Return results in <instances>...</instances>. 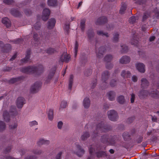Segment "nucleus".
I'll return each mask as SVG.
<instances>
[{"label":"nucleus","instance_id":"obj_1","mask_svg":"<svg viewBox=\"0 0 159 159\" xmlns=\"http://www.w3.org/2000/svg\"><path fill=\"white\" fill-rule=\"evenodd\" d=\"M44 68L42 65H38L37 67L35 66H29L24 67L20 69V71L22 72L27 74H34L39 75L42 73L44 71Z\"/></svg>","mask_w":159,"mask_h":159},{"label":"nucleus","instance_id":"obj_2","mask_svg":"<svg viewBox=\"0 0 159 159\" xmlns=\"http://www.w3.org/2000/svg\"><path fill=\"white\" fill-rule=\"evenodd\" d=\"M111 128L110 125L104 124L103 121L99 123L96 126V129L92 135L93 138H95L98 135L100 132H105L111 130Z\"/></svg>","mask_w":159,"mask_h":159},{"label":"nucleus","instance_id":"obj_3","mask_svg":"<svg viewBox=\"0 0 159 159\" xmlns=\"http://www.w3.org/2000/svg\"><path fill=\"white\" fill-rule=\"evenodd\" d=\"M148 95L154 98H157L159 97V92L157 90L152 91L150 93L148 91L144 90H140L138 94V96L140 99H144Z\"/></svg>","mask_w":159,"mask_h":159},{"label":"nucleus","instance_id":"obj_4","mask_svg":"<svg viewBox=\"0 0 159 159\" xmlns=\"http://www.w3.org/2000/svg\"><path fill=\"white\" fill-rule=\"evenodd\" d=\"M116 136H110L109 135L104 134L101 137V141L102 143L109 145H114L116 143Z\"/></svg>","mask_w":159,"mask_h":159},{"label":"nucleus","instance_id":"obj_5","mask_svg":"<svg viewBox=\"0 0 159 159\" xmlns=\"http://www.w3.org/2000/svg\"><path fill=\"white\" fill-rule=\"evenodd\" d=\"M18 114L16 108L15 106H11L9 111V113L5 111L3 114V116L4 120L6 122H8L10 120V116H16Z\"/></svg>","mask_w":159,"mask_h":159},{"label":"nucleus","instance_id":"obj_6","mask_svg":"<svg viewBox=\"0 0 159 159\" xmlns=\"http://www.w3.org/2000/svg\"><path fill=\"white\" fill-rule=\"evenodd\" d=\"M95 46L96 56L98 58H102L103 56V53L106 52V50L105 47H101L98 50V44H99V42H98L96 39H95Z\"/></svg>","mask_w":159,"mask_h":159},{"label":"nucleus","instance_id":"obj_7","mask_svg":"<svg viewBox=\"0 0 159 159\" xmlns=\"http://www.w3.org/2000/svg\"><path fill=\"white\" fill-rule=\"evenodd\" d=\"M42 83L40 81L35 82L31 87L30 89V92L33 93H36L38 92L41 88Z\"/></svg>","mask_w":159,"mask_h":159},{"label":"nucleus","instance_id":"obj_8","mask_svg":"<svg viewBox=\"0 0 159 159\" xmlns=\"http://www.w3.org/2000/svg\"><path fill=\"white\" fill-rule=\"evenodd\" d=\"M109 120L112 121H116L118 119L117 113L115 110H111L107 112Z\"/></svg>","mask_w":159,"mask_h":159},{"label":"nucleus","instance_id":"obj_9","mask_svg":"<svg viewBox=\"0 0 159 159\" xmlns=\"http://www.w3.org/2000/svg\"><path fill=\"white\" fill-rule=\"evenodd\" d=\"M112 56L111 55H108L106 56L104 58V60L107 62L106 67L107 69H110L113 67V65L111 63H109L112 59Z\"/></svg>","mask_w":159,"mask_h":159},{"label":"nucleus","instance_id":"obj_10","mask_svg":"<svg viewBox=\"0 0 159 159\" xmlns=\"http://www.w3.org/2000/svg\"><path fill=\"white\" fill-rule=\"evenodd\" d=\"M38 35L36 33H34L33 34V38L35 42V47H36V48L38 50L37 51L38 52H43L41 48L39 49V46L41 45V44L39 43V39L38 37Z\"/></svg>","mask_w":159,"mask_h":159},{"label":"nucleus","instance_id":"obj_11","mask_svg":"<svg viewBox=\"0 0 159 159\" xmlns=\"http://www.w3.org/2000/svg\"><path fill=\"white\" fill-rule=\"evenodd\" d=\"M57 66H54L50 70L48 78L46 80V83H48L52 78L57 69Z\"/></svg>","mask_w":159,"mask_h":159},{"label":"nucleus","instance_id":"obj_12","mask_svg":"<svg viewBox=\"0 0 159 159\" xmlns=\"http://www.w3.org/2000/svg\"><path fill=\"white\" fill-rule=\"evenodd\" d=\"M0 48H2V51L3 52H7L11 49V46L10 44H6L4 46L3 42L0 41Z\"/></svg>","mask_w":159,"mask_h":159},{"label":"nucleus","instance_id":"obj_13","mask_svg":"<svg viewBox=\"0 0 159 159\" xmlns=\"http://www.w3.org/2000/svg\"><path fill=\"white\" fill-rule=\"evenodd\" d=\"M50 11L49 9L46 8L43 9L42 16V19L43 21L47 20L50 15Z\"/></svg>","mask_w":159,"mask_h":159},{"label":"nucleus","instance_id":"obj_14","mask_svg":"<svg viewBox=\"0 0 159 159\" xmlns=\"http://www.w3.org/2000/svg\"><path fill=\"white\" fill-rule=\"evenodd\" d=\"M25 103V100L23 98L20 97L18 98L16 102V105L18 108H21Z\"/></svg>","mask_w":159,"mask_h":159},{"label":"nucleus","instance_id":"obj_15","mask_svg":"<svg viewBox=\"0 0 159 159\" xmlns=\"http://www.w3.org/2000/svg\"><path fill=\"white\" fill-rule=\"evenodd\" d=\"M88 41L91 43H92L94 40V33L93 30L90 29L88 30L87 33Z\"/></svg>","mask_w":159,"mask_h":159},{"label":"nucleus","instance_id":"obj_16","mask_svg":"<svg viewBox=\"0 0 159 159\" xmlns=\"http://www.w3.org/2000/svg\"><path fill=\"white\" fill-rule=\"evenodd\" d=\"M107 22V19L105 16L98 18L96 21L95 24L97 25L104 24Z\"/></svg>","mask_w":159,"mask_h":159},{"label":"nucleus","instance_id":"obj_17","mask_svg":"<svg viewBox=\"0 0 159 159\" xmlns=\"http://www.w3.org/2000/svg\"><path fill=\"white\" fill-rule=\"evenodd\" d=\"M26 55L24 58L22 59L21 61L22 64L28 62L30 60L31 51L30 49L28 50L26 52Z\"/></svg>","mask_w":159,"mask_h":159},{"label":"nucleus","instance_id":"obj_18","mask_svg":"<svg viewBox=\"0 0 159 159\" xmlns=\"http://www.w3.org/2000/svg\"><path fill=\"white\" fill-rule=\"evenodd\" d=\"M18 125L17 122H15L9 125V129L10 131L12 132V133L15 134L16 131V129Z\"/></svg>","mask_w":159,"mask_h":159},{"label":"nucleus","instance_id":"obj_19","mask_svg":"<svg viewBox=\"0 0 159 159\" xmlns=\"http://www.w3.org/2000/svg\"><path fill=\"white\" fill-rule=\"evenodd\" d=\"M130 61V58L127 56H123L120 60V62L122 64H126Z\"/></svg>","mask_w":159,"mask_h":159},{"label":"nucleus","instance_id":"obj_20","mask_svg":"<svg viewBox=\"0 0 159 159\" xmlns=\"http://www.w3.org/2000/svg\"><path fill=\"white\" fill-rule=\"evenodd\" d=\"M136 67L138 70L141 73L145 72V65L142 63H138L136 64Z\"/></svg>","mask_w":159,"mask_h":159},{"label":"nucleus","instance_id":"obj_21","mask_svg":"<svg viewBox=\"0 0 159 159\" xmlns=\"http://www.w3.org/2000/svg\"><path fill=\"white\" fill-rule=\"evenodd\" d=\"M109 73L108 71H105L102 73V80L103 82L106 84V81L109 78Z\"/></svg>","mask_w":159,"mask_h":159},{"label":"nucleus","instance_id":"obj_22","mask_svg":"<svg viewBox=\"0 0 159 159\" xmlns=\"http://www.w3.org/2000/svg\"><path fill=\"white\" fill-rule=\"evenodd\" d=\"M149 85L148 80L145 78H143L141 80V87L143 89L146 88Z\"/></svg>","mask_w":159,"mask_h":159},{"label":"nucleus","instance_id":"obj_23","mask_svg":"<svg viewBox=\"0 0 159 159\" xmlns=\"http://www.w3.org/2000/svg\"><path fill=\"white\" fill-rule=\"evenodd\" d=\"M76 148L78 150L76 153V155L79 157H81L84 154V150L79 145H76Z\"/></svg>","mask_w":159,"mask_h":159},{"label":"nucleus","instance_id":"obj_24","mask_svg":"<svg viewBox=\"0 0 159 159\" xmlns=\"http://www.w3.org/2000/svg\"><path fill=\"white\" fill-rule=\"evenodd\" d=\"M56 21L54 18H51L48 22V28L49 29H52L54 26Z\"/></svg>","mask_w":159,"mask_h":159},{"label":"nucleus","instance_id":"obj_25","mask_svg":"<svg viewBox=\"0 0 159 159\" xmlns=\"http://www.w3.org/2000/svg\"><path fill=\"white\" fill-rule=\"evenodd\" d=\"M70 60V57L69 55H65L64 56L62 55L60 58V61L63 62L64 61L68 62Z\"/></svg>","mask_w":159,"mask_h":159},{"label":"nucleus","instance_id":"obj_26","mask_svg":"<svg viewBox=\"0 0 159 159\" xmlns=\"http://www.w3.org/2000/svg\"><path fill=\"white\" fill-rule=\"evenodd\" d=\"M139 38L137 37V36L136 35L134 34L133 36L132 39H131V44L137 46L139 42Z\"/></svg>","mask_w":159,"mask_h":159},{"label":"nucleus","instance_id":"obj_27","mask_svg":"<svg viewBox=\"0 0 159 159\" xmlns=\"http://www.w3.org/2000/svg\"><path fill=\"white\" fill-rule=\"evenodd\" d=\"M2 22L6 26L7 28L9 27L11 25L10 21L7 17L3 18L2 19Z\"/></svg>","mask_w":159,"mask_h":159},{"label":"nucleus","instance_id":"obj_28","mask_svg":"<svg viewBox=\"0 0 159 159\" xmlns=\"http://www.w3.org/2000/svg\"><path fill=\"white\" fill-rule=\"evenodd\" d=\"M49 143V141L48 140H45L43 139H40L37 142V144L39 146H40L43 144L48 145Z\"/></svg>","mask_w":159,"mask_h":159},{"label":"nucleus","instance_id":"obj_29","mask_svg":"<svg viewBox=\"0 0 159 159\" xmlns=\"http://www.w3.org/2000/svg\"><path fill=\"white\" fill-rule=\"evenodd\" d=\"M90 100L88 98H85L83 102V106L84 108H88L89 107L90 105Z\"/></svg>","mask_w":159,"mask_h":159},{"label":"nucleus","instance_id":"obj_30","mask_svg":"<svg viewBox=\"0 0 159 159\" xmlns=\"http://www.w3.org/2000/svg\"><path fill=\"white\" fill-rule=\"evenodd\" d=\"M121 76L124 78H128L130 77L131 76V74L129 71H126L125 70H123L121 72Z\"/></svg>","mask_w":159,"mask_h":159},{"label":"nucleus","instance_id":"obj_31","mask_svg":"<svg viewBox=\"0 0 159 159\" xmlns=\"http://www.w3.org/2000/svg\"><path fill=\"white\" fill-rule=\"evenodd\" d=\"M108 99L110 101H112L114 100L115 93L113 91H110L107 93Z\"/></svg>","mask_w":159,"mask_h":159},{"label":"nucleus","instance_id":"obj_32","mask_svg":"<svg viewBox=\"0 0 159 159\" xmlns=\"http://www.w3.org/2000/svg\"><path fill=\"white\" fill-rule=\"evenodd\" d=\"M11 13L12 15L16 17L19 16L21 15L20 12L17 10L15 9H11Z\"/></svg>","mask_w":159,"mask_h":159},{"label":"nucleus","instance_id":"obj_33","mask_svg":"<svg viewBox=\"0 0 159 159\" xmlns=\"http://www.w3.org/2000/svg\"><path fill=\"white\" fill-rule=\"evenodd\" d=\"M23 78V76H20L16 78H13L9 80V82L11 84H13L15 83L18 82L22 80Z\"/></svg>","mask_w":159,"mask_h":159},{"label":"nucleus","instance_id":"obj_34","mask_svg":"<svg viewBox=\"0 0 159 159\" xmlns=\"http://www.w3.org/2000/svg\"><path fill=\"white\" fill-rule=\"evenodd\" d=\"M48 4L50 6L55 7L57 5V0H48Z\"/></svg>","mask_w":159,"mask_h":159},{"label":"nucleus","instance_id":"obj_35","mask_svg":"<svg viewBox=\"0 0 159 159\" xmlns=\"http://www.w3.org/2000/svg\"><path fill=\"white\" fill-rule=\"evenodd\" d=\"M57 52V51L56 49L51 48H49L46 50V53L49 54H53Z\"/></svg>","mask_w":159,"mask_h":159},{"label":"nucleus","instance_id":"obj_36","mask_svg":"<svg viewBox=\"0 0 159 159\" xmlns=\"http://www.w3.org/2000/svg\"><path fill=\"white\" fill-rule=\"evenodd\" d=\"M123 137L125 141H128L130 139V135L127 132H124L122 134Z\"/></svg>","mask_w":159,"mask_h":159},{"label":"nucleus","instance_id":"obj_37","mask_svg":"<svg viewBox=\"0 0 159 159\" xmlns=\"http://www.w3.org/2000/svg\"><path fill=\"white\" fill-rule=\"evenodd\" d=\"M74 76L72 75H71L70 76V77L69 80V84L68 88L70 90L71 89V88L73 83Z\"/></svg>","mask_w":159,"mask_h":159},{"label":"nucleus","instance_id":"obj_38","mask_svg":"<svg viewBox=\"0 0 159 159\" xmlns=\"http://www.w3.org/2000/svg\"><path fill=\"white\" fill-rule=\"evenodd\" d=\"M86 21V19L84 18L81 20L80 27L82 31H84V30Z\"/></svg>","mask_w":159,"mask_h":159},{"label":"nucleus","instance_id":"obj_39","mask_svg":"<svg viewBox=\"0 0 159 159\" xmlns=\"http://www.w3.org/2000/svg\"><path fill=\"white\" fill-rule=\"evenodd\" d=\"M90 135L87 132H84L81 136V138L82 140H84L89 137Z\"/></svg>","mask_w":159,"mask_h":159},{"label":"nucleus","instance_id":"obj_40","mask_svg":"<svg viewBox=\"0 0 159 159\" xmlns=\"http://www.w3.org/2000/svg\"><path fill=\"white\" fill-rule=\"evenodd\" d=\"M32 152L34 154L37 155H39L42 153L41 150L37 149L36 147L32 151Z\"/></svg>","mask_w":159,"mask_h":159},{"label":"nucleus","instance_id":"obj_41","mask_svg":"<svg viewBox=\"0 0 159 159\" xmlns=\"http://www.w3.org/2000/svg\"><path fill=\"white\" fill-rule=\"evenodd\" d=\"M95 153L98 158L101 157L103 156L106 155V153L105 152L102 151H99L98 152H96Z\"/></svg>","mask_w":159,"mask_h":159},{"label":"nucleus","instance_id":"obj_42","mask_svg":"<svg viewBox=\"0 0 159 159\" xmlns=\"http://www.w3.org/2000/svg\"><path fill=\"white\" fill-rule=\"evenodd\" d=\"M126 9V5L125 3L122 4L120 8L119 12L121 14L124 13Z\"/></svg>","mask_w":159,"mask_h":159},{"label":"nucleus","instance_id":"obj_43","mask_svg":"<svg viewBox=\"0 0 159 159\" xmlns=\"http://www.w3.org/2000/svg\"><path fill=\"white\" fill-rule=\"evenodd\" d=\"M53 117V110L51 109H50L49 110L48 113V118L49 120H52Z\"/></svg>","mask_w":159,"mask_h":159},{"label":"nucleus","instance_id":"obj_44","mask_svg":"<svg viewBox=\"0 0 159 159\" xmlns=\"http://www.w3.org/2000/svg\"><path fill=\"white\" fill-rule=\"evenodd\" d=\"M117 101L120 104H123L125 101L124 97L123 96H120L117 98Z\"/></svg>","mask_w":159,"mask_h":159},{"label":"nucleus","instance_id":"obj_45","mask_svg":"<svg viewBox=\"0 0 159 159\" xmlns=\"http://www.w3.org/2000/svg\"><path fill=\"white\" fill-rule=\"evenodd\" d=\"M97 34L99 35H102V36H105L106 37H109L108 34L107 33H104L102 31H97Z\"/></svg>","mask_w":159,"mask_h":159},{"label":"nucleus","instance_id":"obj_46","mask_svg":"<svg viewBox=\"0 0 159 159\" xmlns=\"http://www.w3.org/2000/svg\"><path fill=\"white\" fill-rule=\"evenodd\" d=\"M6 125L4 122L0 121V131H2L6 128Z\"/></svg>","mask_w":159,"mask_h":159},{"label":"nucleus","instance_id":"obj_47","mask_svg":"<svg viewBox=\"0 0 159 159\" xmlns=\"http://www.w3.org/2000/svg\"><path fill=\"white\" fill-rule=\"evenodd\" d=\"M41 23L40 22L36 23L34 25V29L36 30H39L41 28Z\"/></svg>","mask_w":159,"mask_h":159},{"label":"nucleus","instance_id":"obj_48","mask_svg":"<svg viewBox=\"0 0 159 159\" xmlns=\"http://www.w3.org/2000/svg\"><path fill=\"white\" fill-rule=\"evenodd\" d=\"M87 56L85 54L81 55L80 56V58L82 63H84L86 62L87 61Z\"/></svg>","mask_w":159,"mask_h":159},{"label":"nucleus","instance_id":"obj_49","mask_svg":"<svg viewBox=\"0 0 159 159\" xmlns=\"http://www.w3.org/2000/svg\"><path fill=\"white\" fill-rule=\"evenodd\" d=\"M121 47L122 48V50H121V52L122 53H126L128 51V47L125 45H121Z\"/></svg>","mask_w":159,"mask_h":159},{"label":"nucleus","instance_id":"obj_50","mask_svg":"<svg viewBox=\"0 0 159 159\" xmlns=\"http://www.w3.org/2000/svg\"><path fill=\"white\" fill-rule=\"evenodd\" d=\"M78 45H79L78 42L77 41H76L74 48L75 57H76L77 54Z\"/></svg>","mask_w":159,"mask_h":159},{"label":"nucleus","instance_id":"obj_51","mask_svg":"<svg viewBox=\"0 0 159 159\" xmlns=\"http://www.w3.org/2000/svg\"><path fill=\"white\" fill-rule=\"evenodd\" d=\"M150 16V14L148 12H145L143 16L142 21H144Z\"/></svg>","mask_w":159,"mask_h":159},{"label":"nucleus","instance_id":"obj_52","mask_svg":"<svg viewBox=\"0 0 159 159\" xmlns=\"http://www.w3.org/2000/svg\"><path fill=\"white\" fill-rule=\"evenodd\" d=\"M67 106V102L63 101L61 102L60 105V108H65Z\"/></svg>","mask_w":159,"mask_h":159},{"label":"nucleus","instance_id":"obj_53","mask_svg":"<svg viewBox=\"0 0 159 159\" xmlns=\"http://www.w3.org/2000/svg\"><path fill=\"white\" fill-rule=\"evenodd\" d=\"M23 40L22 39H18L16 40H13L12 42L15 44H19L22 42Z\"/></svg>","mask_w":159,"mask_h":159},{"label":"nucleus","instance_id":"obj_54","mask_svg":"<svg viewBox=\"0 0 159 159\" xmlns=\"http://www.w3.org/2000/svg\"><path fill=\"white\" fill-rule=\"evenodd\" d=\"M119 35L117 33H116L113 35V41L114 42H117L119 39Z\"/></svg>","mask_w":159,"mask_h":159},{"label":"nucleus","instance_id":"obj_55","mask_svg":"<svg viewBox=\"0 0 159 159\" xmlns=\"http://www.w3.org/2000/svg\"><path fill=\"white\" fill-rule=\"evenodd\" d=\"M92 73V70L91 69H89L87 70L84 72V75L86 76H89Z\"/></svg>","mask_w":159,"mask_h":159},{"label":"nucleus","instance_id":"obj_56","mask_svg":"<svg viewBox=\"0 0 159 159\" xmlns=\"http://www.w3.org/2000/svg\"><path fill=\"white\" fill-rule=\"evenodd\" d=\"M136 20L135 17L134 16H132L129 18V22L130 23L133 24L135 22Z\"/></svg>","mask_w":159,"mask_h":159},{"label":"nucleus","instance_id":"obj_57","mask_svg":"<svg viewBox=\"0 0 159 159\" xmlns=\"http://www.w3.org/2000/svg\"><path fill=\"white\" fill-rule=\"evenodd\" d=\"M117 84L116 81L114 80H111L110 82V85L111 87H114Z\"/></svg>","mask_w":159,"mask_h":159},{"label":"nucleus","instance_id":"obj_58","mask_svg":"<svg viewBox=\"0 0 159 159\" xmlns=\"http://www.w3.org/2000/svg\"><path fill=\"white\" fill-rule=\"evenodd\" d=\"M11 148V145L9 146H8L5 149L4 152V153H5V154H6L7 153L10 152Z\"/></svg>","mask_w":159,"mask_h":159},{"label":"nucleus","instance_id":"obj_59","mask_svg":"<svg viewBox=\"0 0 159 159\" xmlns=\"http://www.w3.org/2000/svg\"><path fill=\"white\" fill-rule=\"evenodd\" d=\"M24 13L26 16H30L32 13V11L29 9H25L24 11Z\"/></svg>","mask_w":159,"mask_h":159},{"label":"nucleus","instance_id":"obj_60","mask_svg":"<svg viewBox=\"0 0 159 159\" xmlns=\"http://www.w3.org/2000/svg\"><path fill=\"white\" fill-rule=\"evenodd\" d=\"M37 157L35 155L28 156L25 158V159H37Z\"/></svg>","mask_w":159,"mask_h":159},{"label":"nucleus","instance_id":"obj_61","mask_svg":"<svg viewBox=\"0 0 159 159\" xmlns=\"http://www.w3.org/2000/svg\"><path fill=\"white\" fill-rule=\"evenodd\" d=\"M89 151L90 155H92L93 152L95 151V148L91 146L89 148Z\"/></svg>","mask_w":159,"mask_h":159},{"label":"nucleus","instance_id":"obj_62","mask_svg":"<svg viewBox=\"0 0 159 159\" xmlns=\"http://www.w3.org/2000/svg\"><path fill=\"white\" fill-rule=\"evenodd\" d=\"M70 25L69 24H66L65 25L64 30L66 32L67 34H68L69 31Z\"/></svg>","mask_w":159,"mask_h":159},{"label":"nucleus","instance_id":"obj_63","mask_svg":"<svg viewBox=\"0 0 159 159\" xmlns=\"http://www.w3.org/2000/svg\"><path fill=\"white\" fill-rule=\"evenodd\" d=\"M38 125V122L35 120H34L31 122H30L29 123V125L30 126H32L35 125Z\"/></svg>","mask_w":159,"mask_h":159},{"label":"nucleus","instance_id":"obj_64","mask_svg":"<svg viewBox=\"0 0 159 159\" xmlns=\"http://www.w3.org/2000/svg\"><path fill=\"white\" fill-rule=\"evenodd\" d=\"M1 159H19L18 158H14L13 157H11L10 156H3V157H1Z\"/></svg>","mask_w":159,"mask_h":159}]
</instances>
